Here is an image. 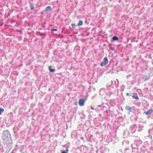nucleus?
<instances>
[{"instance_id":"f257e3e1","label":"nucleus","mask_w":153,"mask_h":153,"mask_svg":"<svg viewBox=\"0 0 153 153\" xmlns=\"http://www.w3.org/2000/svg\"><path fill=\"white\" fill-rule=\"evenodd\" d=\"M10 136V133L8 130L4 131L2 136V139L5 141L8 140V138Z\"/></svg>"},{"instance_id":"f03ea898","label":"nucleus","mask_w":153,"mask_h":153,"mask_svg":"<svg viewBox=\"0 0 153 153\" xmlns=\"http://www.w3.org/2000/svg\"><path fill=\"white\" fill-rule=\"evenodd\" d=\"M104 62H102L100 63V65L101 67L106 65L108 62V60L107 57H105L104 59Z\"/></svg>"},{"instance_id":"7ed1b4c3","label":"nucleus","mask_w":153,"mask_h":153,"mask_svg":"<svg viewBox=\"0 0 153 153\" xmlns=\"http://www.w3.org/2000/svg\"><path fill=\"white\" fill-rule=\"evenodd\" d=\"M85 100L84 99H80L79 101V104L80 106H83L84 105Z\"/></svg>"},{"instance_id":"20e7f679","label":"nucleus","mask_w":153,"mask_h":153,"mask_svg":"<svg viewBox=\"0 0 153 153\" xmlns=\"http://www.w3.org/2000/svg\"><path fill=\"white\" fill-rule=\"evenodd\" d=\"M153 112V110L152 109H149L148 111L147 112H144V113H145L146 115H148L149 114L152 113Z\"/></svg>"},{"instance_id":"39448f33","label":"nucleus","mask_w":153,"mask_h":153,"mask_svg":"<svg viewBox=\"0 0 153 153\" xmlns=\"http://www.w3.org/2000/svg\"><path fill=\"white\" fill-rule=\"evenodd\" d=\"M51 9V7L50 6L47 7L45 9V12L50 11Z\"/></svg>"},{"instance_id":"423d86ee","label":"nucleus","mask_w":153,"mask_h":153,"mask_svg":"<svg viewBox=\"0 0 153 153\" xmlns=\"http://www.w3.org/2000/svg\"><path fill=\"white\" fill-rule=\"evenodd\" d=\"M125 109L127 110H129V112H131V108L129 106H126Z\"/></svg>"},{"instance_id":"0eeeda50","label":"nucleus","mask_w":153,"mask_h":153,"mask_svg":"<svg viewBox=\"0 0 153 153\" xmlns=\"http://www.w3.org/2000/svg\"><path fill=\"white\" fill-rule=\"evenodd\" d=\"M135 95H132V97L133 98L135 99L136 100H138L139 97L137 96V94H134Z\"/></svg>"},{"instance_id":"6e6552de","label":"nucleus","mask_w":153,"mask_h":153,"mask_svg":"<svg viewBox=\"0 0 153 153\" xmlns=\"http://www.w3.org/2000/svg\"><path fill=\"white\" fill-rule=\"evenodd\" d=\"M83 22L82 21H79L78 23L77 26H80L83 25Z\"/></svg>"},{"instance_id":"1a4fd4ad","label":"nucleus","mask_w":153,"mask_h":153,"mask_svg":"<svg viewBox=\"0 0 153 153\" xmlns=\"http://www.w3.org/2000/svg\"><path fill=\"white\" fill-rule=\"evenodd\" d=\"M30 9L32 10H33L34 9V7L33 6V4L32 3H30Z\"/></svg>"},{"instance_id":"9d476101","label":"nucleus","mask_w":153,"mask_h":153,"mask_svg":"<svg viewBox=\"0 0 153 153\" xmlns=\"http://www.w3.org/2000/svg\"><path fill=\"white\" fill-rule=\"evenodd\" d=\"M51 66H49V69L51 72H53L55 71V69H51Z\"/></svg>"},{"instance_id":"9b49d317","label":"nucleus","mask_w":153,"mask_h":153,"mask_svg":"<svg viewBox=\"0 0 153 153\" xmlns=\"http://www.w3.org/2000/svg\"><path fill=\"white\" fill-rule=\"evenodd\" d=\"M112 39L114 41H117L119 39L118 38L117 36H114L112 38Z\"/></svg>"},{"instance_id":"f8f14e48","label":"nucleus","mask_w":153,"mask_h":153,"mask_svg":"<svg viewBox=\"0 0 153 153\" xmlns=\"http://www.w3.org/2000/svg\"><path fill=\"white\" fill-rule=\"evenodd\" d=\"M69 151V150L68 148H66V151H63L61 153H67Z\"/></svg>"},{"instance_id":"ddd939ff","label":"nucleus","mask_w":153,"mask_h":153,"mask_svg":"<svg viewBox=\"0 0 153 153\" xmlns=\"http://www.w3.org/2000/svg\"><path fill=\"white\" fill-rule=\"evenodd\" d=\"M4 111V109L3 108H1V107H0V115L1 114V111L3 112Z\"/></svg>"},{"instance_id":"4468645a","label":"nucleus","mask_w":153,"mask_h":153,"mask_svg":"<svg viewBox=\"0 0 153 153\" xmlns=\"http://www.w3.org/2000/svg\"><path fill=\"white\" fill-rule=\"evenodd\" d=\"M71 25V26H72V27H74V28H75L76 27V25H75V24H72Z\"/></svg>"},{"instance_id":"2eb2a0df","label":"nucleus","mask_w":153,"mask_h":153,"mask_svg":"<svg viewBox=\"0 0 153 153\" xmlns=\"http://www.w3.org/2000/svg\"><path fill=\"white\" fill-rule=\"evenodd\" d=\"M51 30L52 31H57V29H54L53 28H52L51 29Z\"/></svg>"},{"instance_id":"dca6fc26","label":"nucleus","mask_w":153,"mask_h":153,"mask_svg":"<svg viewBox=\"0 0 153 153\" xmlns=\"http://www.w3.org/2000/svg\"><path fill=\"white\" fill-rule=\"evenodd\" d=\"M74 105L76 106L77 105V102H76L74 103Z\"/></svg>"},{"instance_id":"f3484780","label":"nucleus","mask_w":153,"mask_h":153,"mask_svg":"<svg viewBox=\"0 0 153 153\" xmlns=\"http://www.w3.org/2000/svg\"><path fill=\"white\" fill-rule=\"evenodd\" d=\"M129 94L128 93H127L126 94V95L127 96H129Z\"/></svg>"}]
</instances>
